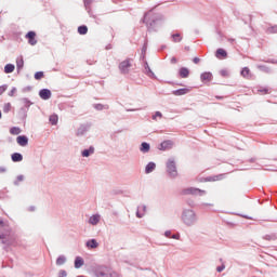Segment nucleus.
Wrapping results in <instances>:
<instances>
[{
	"instance_id": "obj_1",
	"label": "nucleus",
	"mask_w": 277,
	"mask_h": 277,
	"mask_svg": "<svg viewBox=\"0 0 277 277\" xmlns=\"http://www.w3.org/2000/svg\"><path fill=\"white\" fill-rule=\"evenodd\" d=\"M142 22L147 25L148 31H157L163 25V15L160 13L148 12L142 18Z\"/></svg>"
},
{
	"instance_id": "obj_2",
	"label": "nucleus",
	"mask_w": 277,
	"mask_h": 277,
	"mask_svg": "<svg viewBox=\"0 0 277 277\" xmlns=\"http://www.w3.org/2000/svg\"><path fill=\"white\" fill-rule=\"evenodd\" d=\"M181 221L184 226L192 227L198 224V214L194 209L183 208L181 214Z\"/></svg>"
},
{
	"instance_id": "obj_3",
	"label": "nucleus",
	"mask_w": 277,
	"mask_h": 277,
	"mask_svg": "<svg viewBox=\"0 0 277 277\" xmlns=\"http://www.w3.org/2000/svg\"><path fill=\"white\" fill-rule=\"evenodd\" d=\"M166 172L169 179H176L179 176V169L176 168V160L169 158L166 162Z\"/></svg>"
},
{
	"instance_id": "obj_4",
	"label": "nucleus",
	"mask_w": 277,
	"mask_h": 277,
	"mask_svg": "<svg viewBox=\"0 0 277 277\" xmlns=\"http://www.w3.org/2000/svg\"><path fill=\"white\" fill-rule=\"evenodd\" d=\"M181 196H207V190L196 187H187L181 190Z\"/></svg>"
},
{
	"instance_id": "obj_5",
	"label": "nucleus",
	"mask_w": 277,
	"mask_h": 277,
	"mask_svg": "<svg viewBox=\"0 0 277 277\" xmlns=\"http://www.w3.org/2000/svg\"><path fill=\"white\" fill-rule=\"evenodd\" d=\"M96 277H115L116 273L108 266H100L94 272Z\"/></svg>"
},
{
	"instance_id": "obj_6",
	"label": "nucleus",
	"mask_w": 277,
	"mask_h": 277,
	"mask_svg": "<svg viewBox=\"0 0 277 277\" xmlns=\"http://www.w3.org/2000/svg\"><path fill=\"white\" fill-rule=\"evenodd\" d=\"M133 65L131 64V58H126L124 61H122L121 63H119V72L121 75H129V69L132 67Z\"/></svg>"
},
{
	"instance_id": "obj_7",
	"label": "nucleus",
	"mask_w": 277,
	"mask_h": 277,
	"mask_svg": "<svg viewBox=\"0 0 277 277\" xmlns=\"http://www.w3.org/2000/svg\"><path fill=\"white\" fill-rule=\"evenodd\" d=\"M90 129H92V123H90V122L81 123L76 131V136L83 137V135H85V133H88V131H90Z\"/></svg>"
},
{
	"instance_id": "obj_8",
	"label": "nucleus",
	"mask_w": 277,
	"mask_h": 277,
	"mask_svg": "<svg viewBox=\"0 0 277 277\" xmlns=\"http://www.w3.org/2000/svg\"><path fill=\"white\" fill-rule=\"evenodd\" d=\"M172 148H174V141L172 140H166L158 145V150L162 151L172 150Z\"/></svg>"
},
{
	"instance_id": "obj_9",
	"label": "nucleus",
	"mask_w": 277,
	"mask_h": 277,
	"mask_svg": "<svg viewBox=\"0 0 277 277\" xmlns=\"http://www.w3.org/2000/svg\"><path fill=\"white\" fill-rule=\"evenodd\" d=\"M143 68H144L143 70L144 75L149 77V79H157V75H155L153 69H150V66L148 65V61H144Z\"/></svg>"
},
{
	"instance_id": "obj_10",
	"label": "nucleus",
	"mask_w": 277,
	"mask_h": 277,
	"mask_svg": "<svg viewBox=\"0 0 277 277\" xmlns=\"http://www.w3.org/2000/svg\"><path fill=\"white\" fill-rule=\"evenodd\" d=\"M200 81L201 83H210V81H213V74L211 71L201 72Z\"/></svg>"
},
{
	"instance_id": "obj_11",
	"label": "nucleus",
	"mask_w": 277,
	"mask_h": 277,
	"mask_svg": "<svg viewBox=\"0 0 277 277\" xmlns=\"http://www.w3.org/2000/svg\"><path fill=\"white\" fill-rule=\"evenodd\" d=\"M26 38L28 40V44L31 47H36L38 44V40H36V31L30 30L26 34Z\"/></svg>"
},
{
	"instance_id": "obj_12",
	"label": "nucleus",
	"mask_w": 277,
	"mask_h": 277,
	"mask_svg": "<svg viewBox=\"0 0 277 277\" xmlns=\"http://www.w3.org/2000/svg\"><path fill=\"white\" fill-rule=\"evenodd\" d=\"M39 96L42 101H49L51 96H53V93L51 92L50 89H41L39 91Z\"/></svg>"
},
{
	"instance_id": "obj_13",
	"label": "nucleus",
	"mask_w": 277,
	"mask_h": 277,
	"mask_svg": "<svg viewBox=\"0 0 277 277\" xmlns=\"http://www.w3.org/2000/svg\"><path fill=\"white\" fill-rule=\"evenodd\" d=\"M16 142H17L18 146L25 147L29 144V137H27V135H25V134L18 135L16 137Z\"/></svg>"
},
{
	"instance_id": "obj_14",
	"label": "nucleus",
	"mask_w": 277,
	"mask_h": 277,
	"mask_svg": "<svg viewBox=\"0 0 277 277\" xmlns=\"http://www.w3.org/2000/svg\"><path fill=\"white\" fill-rule=\"evenodd\" d=\"M190 90L187 88L176 89L172 91L174 96H185V94H189Z\"/></svg>"
},
{
	"instance_id": "obj_15",
	"label": "nucleus",
	"mask_w": 277,
	"mask_h": 277,
	"mask_svg": "<svg viewBox=\"0 0 277 277\" xmlns=\"http://www.w3.org/2000/svg\"><path fill=\"white\" fill-rule=\"evenodd\" d=\"M215 57H217V60H224L226 57H228V52H226V50L219 48L215 51Z\"/></svg>"
},
{
	"instance_id": "obj_16",
	"label": "nucleus",
	"mask_w": 277,
	"mask_h": 277,
	"mask_svg": "<svg viewBox=\"0 0 277 277\" xmlns=\"http://www.w3.org/2000/svg\"><path fill=\"white\" fill-rule=\"evenodd\" d=\"M156 169H157V163H155L154 161H150L145 166V174H151V172H155Z\"/></svg>"
},
{
	"instance_id": "obj_17",
	"label": "nucleus",
	"mask_w": 277,
	"mask_h": 277,
	"mask_svg": "<svg viewBox=\"0 0 277 277\" xmlns=\"http://www.w3.org/2000/svg\"><path fill=\"white\" fill-rule=\"evenodd\" d=\"M85 264V261L81 256H76L75 262H74V267L76 269H81L83 265Z\"/></svg>"
},
{
	"instance_id": "obj_18",
	"label": "nucleus",
	"mask_w": 277,
	"mask_h": 277,
	"mask_svg": "<svg viewBox=\"0 0 277 277\" xmlns=\"http://www.w3.org/2000/svg\"><path fill=\"white\" fill-rule=\"evenodd\" d=\"M85 246L87 248H89L90 250H94L98 247V241H96V239L92 238V239H89L87 242H85Z\"/></svg>"
},
{
	"instance_id": "obj_19",
	"label": "nucleus",
	"mask_w": 277,
	"mask_h": 277,
	"mask_svg": "<svg viewBox=\"0 0 277 277\" xmlns=\"http://www.w3.org/2000/svg\"><path fill=\"white\" fill-rule=\"evenodd\" d=\"M140 151L143 153L144 155H146V153H150V143L148 142L141 143Z\"/></svg>"
},
{
	"instance_id": "obj_20",
	"label": "nucleus",
	"mask_w": 277,
	"mask_h": 277,
	"mask_svg": "<svg viewBox=\"0 0 277 277\" xmlns=\"http://www.w3.org/2000/svg\"><path fill=\"white\" fill-rule=\"evenodd\" d=\"M11 160L13 161V163H21V161H23V154H21V153H13L11 155Z\"/></svg>"
},
{
	"instance_id": "obj_21",
	"label": "nucleus",
	"mask_w": 277,
	"mask_h": 277,
	"mask_svg": "<svg viewBox=\"0 0 277 277\" xmlns=\"http://www.w3.org/2000/svg\"><path fill=\"white\" fill-rule=\"evenodd\" d=\"M179 76L182 78V79H187V77H189V68L187 67H181L179 69Z\"/></svg>"
},
{
	"instance_id": "obj_22",
	"label": "nucleus",
	"mask_w": 277,
	"mask_h": 277,
	"mask_svg": "<svg viewBox=\"0 0 277 277\" xmlns=\"http://www.w3.org/2000/svg\"><path fill=\"white\" fill-rule=\"evenodd\" d=\"M240 75H241V77H243V79H252V74L250 72V68L249 67H243L240 70Z\"/></svg>"
},
{
	"instance_id": "obj_23",
	"label": "nucleus",
	"mask_w": 277,
	"mask_h": 277,
	"mask_svg": "<svg viewBox=\"0 0 277 277\" xmlns=\"http://www.w3.org/2000/svg\"><path fill=\"white\" fill-rule=\"evenodd\" d=\"M146 213V205H143L141 207H137V211H136V217H138L140 220H142V217H144Z\"/></svg>"
},
{
	"instance_id": "obj_24",
	"label": "nucleus",
	"mask_w": 277,
	"mask_h": 277,
	"mask_svg": "<svg viewBox=\"0 0 277 277\" xmlns=\"http://www.w3.org/2000/svg\"><path fill=\"white\" fill-rule=\"evenodd\" d=\"M91 155H94V146H90L81 151V157H91Z\"/></svg>"
},
{
	"instance_id": "obj_25",
	"label": "nucleus",
	"mask_w": 277,
	"mask_h": 277,
	"mask_svg": "<svg viewBox=\"0 0 277 277\" xmlns=\"http://www.w3.org/2000/svg\"><path fill=\"white\" fill-rule=\"evenodd\" d=\"M28 111L29 110H27V108L21 107L18 113H17V116H18L19 120H27V113Z\"/></svg>"
},
{
	"instance_id": "obj_26",
	"label": "nucleus",
	"mask_w": 277,
	"mask_h": 277,
	"mask_svg": "<svg viewBox=\"0 0 277 277\" xmlns=\"http://www.w3.org/2000/svg\"><path fill=\"white\" fill-rule=\"evenodd\" d=\"M98 222H101V215H98V214H93L89 219V224H92V226H96V224H98Z\"/></svg>"
},
{
	"instance_id": "obj_27",
	"label": "nucleus",
	"mask_w": 277,
	"mask_h": 277,
	"mask_svg": "<svg viewBox=\"0 0 277 277\" xmlns=\"http://www.w3.org/2000/svg\"><path fill=\"white\" fill-rule=\"evenodd\" d=\"M222 175H212V176H207L203 179L205 183H214L215 181H221Z\"/></svg>"
},
{
	"instance_id": "obj_28",
	"label": "nucleus",
	"mask_w": 277,
	"mask_h": 277,
	"mask_svg": "<svg viewBox=\"0 0 277 277\" xmlns=\"http://www.w3.org/2000/svg\"><path fill=\"white\" fill-rule=\"evenodd\" d=\"M21 101H22V103H24V106L22 108L27 109V111H29V107H31V105H34V102L27 97H24Z\"/></svg>"
},
{
	"instance_id": "obj_29",
	"label": "nucleus",
	"mask_w": 277,
	"mask_h": 277,
	"mask_svg": "<svg viewBox=\"0 0 277 277\" xmlns=\"http://www.w3.org/2000/svg\"><path fill=\"white\" fill-rule=\"evenodd\" d=\"M49 122L50 124H52V127H55L57 124V122H60V117L57 116V114H53L49 117Z\"/></svg>"
},
{
	"instance_id": "obj_30",
	"label": "nucleus",
	"mask_w": 277,
	"mask_h": 277,
	"mask_svg": "<svg viewBox=\"0 0 277 277\" xmlns=\"http://www.w3.org/2000/svg\"><path fill=\"white\" fill-rule=\"evenodd\" d=\"M15 69H16V66L14 64H11V63H9L4 66L5 75H10V74L14 72Z\"/></svg>"
},
{
	"instance_id": "obj_31",
	"label": "nucleus",
	"mask_w": 277,
	"mask_h": 277,
	"mask_svg": "<svg viewBox=\"0 0 277 277\" xmlns=\"http://www.w3.org/2000/svg\"><path fill=\"white\" fill-rule=\"evenodd\" d=\"M24 66H25V61L23 60V56H21L19 58L16 60L17 72H21Z\"/></svg>"
},
{
	"instance_id": "obj_32",
	"label": "nucleus",
	"mask_w": 277,
	"mask_h": 277,
	"mask_svg": "<svg viewBox=\"0 0 277 277\" xmlns=\"http://www.w3.org/2000/svg\"><path fill=\"white\" fill-rule=\"evenodd\" d=\"M78 34L80 36H85L88 34V26L87 25H81L78 27Z\"/></svg>"
},
{
	"instance_id": "obj_33",
	"label": "nucleus",
	"mask_w": 277,
	"mask_h": 277,
	"mask_svg": "<svg viewBox=\"0 0 277 277\" xmlns=\"http://www.w3.org/2000/svg\"><path fill=\"white\" fill-rule=\"evenodd\" d=\"M93 107L96 109V111H103V109H109V105H103V104H93Z\"/></svg>"
},
{
	"instance_id": "obj_34",
	"label": "nucleus",
	"mask_w": 277,
	"mask_h": 277,
	"mask_svg": "<svg viewBox=\"0 0 277 277\" xmlns=\"http://www.w3.org/2000/svg\"><path fill=\"white\" fill-rule=\"evenodd\" d=\"M23 181H25V175H17L16 180L13 182V184L15 185V187H18V185H21V183H23Z\"/></svg>"
},
{
	"instance_id": "obj_35",
	"label": "nucleus",
	"mask_w": 277,
	"mask_h": 277,
	"mask_svg": "<svg viewBox=\"0 0 277 277\" xmlns=\"http://www.w3.org/2000/svg\"><path fill=\"white\" fill-rule=\"evenodd\" d=\"M171 38L173 42H181L183 40V37L179 32L171 35Z\"/></svg>"
},
{
	"instance_id": "obj_36",
	"label": "nucleus",
	"mask_w": 277,
	"mask_h": 277,
	"mask_svg": "<svg viewBox=\"0 0 277 277\" xmlns=\"http://www.w3.org/2000/svg\"><path fill=\"white\" fill-rule=\"evenodd\" d=\"M10 133H11V135H21V128H18V127H12V128L10 129Z\"/></svg>"
},
{
	"instance_id": "obj_37",
	"label": "nucleus",
	"mask_w": 277,
	"mask_h": 277,
	"mask_svg": "<svg viewBox=\"0 0 277 277\" xmlns=\"http://www.w3.org/2000/svg\"><path fill=\"white\" fill-rule=\"evenodd\" d=\"M66 263V255H60L56 259V265H64Z\"/></svg>"
},
{
	"instance_id": "obj_38",
	"label": "nucleus",
	"mask_w": 277,
	"mask_h": 277,
	"mask_svg": "<svg viewBox=\"0 0 277 277\" xmlns=\"http://www.w3.org/2000/svg\"><path fill=\"white\" fill-rule=\"evenodd\" d=\"M11 110H12V104L11 103H5L3 108H2V111L4 114H10Z\"/></svg>"
},
{
	"instance_id": "obj_39",
	"label": "nucleus",
	"mask_w": 277,
	"mask_h": 277,
	"mask_svg": "<svg viewBox=\"0 0 277 277\" xmlns=\"http://www.w3.org/2000/svg\"><path fill=\"white\" fill-rule=\"evenodd\" d=\"M44 78V71H37L35 72V79L36 81H40Z\"/></svg>"
},
{
	"instance_id": "obj_40",
	"label": "nucleus",
	"mask_w": 277,
	"mask_h": 277,
	"mask_svg": "<svg viewBox=\"0 0 277 277\" xmlns=\"http://www.w3.org/2000/svg\"><path fill=\"white\" fill-rule=\"evenodd\" d=\"M258 92H260L261 94H269V89L267 87H260L258 89Z\"/></svg>"
},
{
	"instance_id": "obj_41",
	"label": "nucleus",
	"mask_w": 277,
	"mask_h": 277,
	"mask_svg": "<svg viewBox=\"0 0 277 277\" xmlns=\"http://www.w3.org/2000/svg\"><path fill=\"white\" fill-rule=\"evenodd\" d=\"M90 18H96V15H94V12H92V6H84Z\"/></svg>"
},
{
	"instance_id": "obj_42",
	"label": "nucleus",
	"mask_w": 277,
	"mask_h": 277,
	"mask_svg": "<svg viewBox=\"0 0 277 277\" xmlns=\"http://www.w3.org/2000/svg\"><path fill=\"white\" fill-rule=\"evenodd\" d=\"M266 31L267 34H277V25L268 27Z\"/></svg>"
},
{
	"instance_id": "obj_43",
	"label": "nucleus",
	"mask_w": 277,
	"mask_h": 277,
	"mask_svg": "<svg viewBox=\"0 0 277 277\" xmlns=\"http://www.w3.org/2000/svg\"><path fill=\"white\" fill-rule=\"evenodd\" d=\"M157 118H163V114H161V111H156V113L153 115L151 119H153V120H157Z\"/></svg>"
},
{
	"instance_id": "obj_44",
	"label": "nucleus",
	"mask_w": 277,
	"mask_h": 277,
	"mask_svg": "<svg viewBox=\"0 0 277 277\" xmlns=\"http://www.w3.org/2000/svg\"><path fill=\"white\" fill-rule=\"evenodd\" d=\"M186 205L190 207V209H194V207H196V202L193 199H187Z\"/></svg>"
},
{
	"instance_id": "obj_45",
	"label": "nucleus",
	"mask_w": 277,
	"mask_h": 277,
	"mask_svg": "<svg viewBox=\"0 0 277 277\" xmlns=\"http://www.w3.org/2000/svg\"><path fill=\"white\" fill-rule=\"evenodd\" d=\"M84 8H91L92 3H94V0H83Z\"/></svg>"
},
{
	"instance_id": "obj_46",
	"label": "nucleus",
	"mask_w": 277,
	"mask_h": 277,
	"mask_svg": "<svg viewBox=\"0 0 277 277\" xmlns=\"http://www.w3.org/2000/svg\"><path fill=\"white\" fill-rule=\"evenodd\" d=\"M8 90V84L0 85V96Z\"/></svg>"
},
{
	"instance_id": "obj_47",
	"label": "nucleus",
	"mask_w": 277,
	"mask_h": 277,
	"mask_svg": "<svg viewBox=\"0 0 277 277\" xmlns=\"http://www.w3.org/2000/svg\"><path fill=\"white\" fill-rule=\"evenodd\" d=\"M225 269H226V265H224V264L216 267V272H219V274H221V272H223Z\"/></svg>"
},
{
	"instance_id": "obj_48",
	"label": "nucleus",
	"mask_w": 277,
	"mask_h": 277,
	"mask_svg": "<svg viewBox=\"0 0 277 277\" xmlns=\"http://www.w3.org/2000/svg\"><path fill=\"white\" fill-rule=\"evenodd\" d=\"M68 276V273L65 269H61L58 273V277H66Z\"/></svg>"
},
{
	"instance_id": "obj_49",
	"label": "nucleus",
	"mask_w": 277,
	"mask_h": 277,
	"mask_svg": "<svg viewBox=\"0 0 277 277\" xmlns=\"http://www.w3.org/2000/svg\"><path fill=\"white\" fill-rule=\"evenodd\" d=\"M220 75H221V77H228V70L222 69V70L220 71Z\"/></svg>"
},
{
	"instance_id": "obj_50",
	"label": "nucleus",
	"mask_w": 277,
	"mask_h": 277,
	"mask_svg": "<svg viewBox=\"0 0 277 277\" xmlns=\"http://www.w3.org/2000/svg\"><path fill=\"white\" fill-rule=\"evenodd\" d=\"M164 237H167L168 239H171V237H172V230H166V232H164Z\"/></svg>"
},
{
	"instance_id": "obj_51",
	"label": "nucleus",
	"mask_w": 277,
	"mask_h": 277,
	"mask_svg": "<svg viewBox=\"0 0 277 277\" xmlns=\"http://www.w3.org/2000/svg\"><path fill=\"white\" fill-rule=\"evenodd\" d=\"M16 94V87H13L11 91L9 92V96H14Z\"/></svg>"
},
{
	"instance_id": "obj_52",
	"label": "nucleus",
	"mask_w": 277,
	"mask_h": 277,
	"mask_svg": "<svg viewBox=\"0 0 277 277\" xmlns=\"http://www.w3.org/2000/svg\"><path fill=\"white\" fill-rule=\"evenodd\" d=\"M264 239H265L266 241H272V240L274 239V235H265V236H264Z\"/></svg>"
},
{
	"instance_id": "obj_53",
	"label": "nucleus",
	"mask_w": 277,
	"mask_h": 277,
	"mask_svg": "<svg viewBox=\"0 0 277 277\" xmlns=\"http://www.w3.org/2000/svg\"><path fill=\"white\" fill-rule=\"evenodd\" d=\"M171 239H181V234H173V235H171Z\"/></svg>"
},
{
	"instance_id": "obj_54",
	"label": "nucleus",
	"mask_w": 277,
	"mask_h": 277,
	"mask_svg": "<svg viewBox=\"0 0 277 277\" xmlns=\"http://www.w3.org/2000/svg\"><path fill=\"white\" fill-rule=\"evenodd\" d=\"M147 49H148V45L146 43H144V45L141 50V53L146 54Z\"/></svg>"
},
{
	"instance_id": "obj_55",
	"label": "nucleus",
	"mask_w": 277,
	"mask_h": 277,
	"mask_svg": "<svg viewBox=\"0 0 277 277\" xmlns=\"http://www.w3.org/2000/svg\"><path fill=\"white\" fill-rule=\"evenodd\" d=\"M32 87L31 85H27L23 89V92H31Z\"/></svg>"
},
{
	"instance_id": "obj_56",
	"label": "nucleus",
	"mask_w": 277,
	"mask_h": 277,
	"mask_svg": "<svg viewBox=\"0 0 277 277\" xmlns=\"http://www.w3.org/2000/svg\"><path fill=\"white\" fill-rule=\"evenodd\" d=\"M140 60H141L143 63L146 62V54L141 53Z\"/></svg>"
},
{
	"instance_id": "obj_57",
	"label": "nucleus",
	"mask_w": 277,
	"mask_h": 277,
	"mask_svg": "<svg viewBox=\"0 0 277 277\" xmlns=\"http://www.w3.org/2000/svg\"><path fill=\"white\" fill-rule=\"evenodd\" d=\"M142 108H128L127 111H140Z\"/></svg>"
},
{
	"instance_id": "obj_58",
	"label": "nucleus",
	"mask_w": 277,
	"mask_h": 277,
	"mask_svg": "<svg viewBox=\"0 0 277 277\" xmlns=\"http://www.w3.org/2000/svg\"><path fill=\"white\" fill-rule=\"evenodd\" d=\"M3 172H8V169H5V167H0V174H3Z\"/></svg>"
},
{
	"instance_id": "obj_59",
	"label": "nucleus",
	"mask_w": 277,
	"mask_h": 277,
	"mask_svg": "<svg viewBox=\"0 0 277 277\" xmlns=\"http://www.w3.org/2000/svg\"><path fill=\"white\" fill-rule=\"evenodd\" d=\"M194 64H200V60L198 57L193 58Z\"/></svg>"
},
{
	"instance_id": "obj_60",
	"label": "nucleus",
	"mask_w": 277,
	"mask_h": 277,
	"mask_svg": "<svg viewBox=\"0 0 277 277\" xmlns=\"http://www.w3.org/2000/svg\"><path fill=\"white\" fill-rule=\"evenodd\" d=\"M5 237H8V234H5V233L0 234V240H1V239H5Z\"/></svg>"
},
{
	"instance_id": "obj_61",
	"label": "nucleus",
	"mask_w": 277,
	"mask_h": 277,
	"mask_svg": "<svg viewBox=\"0 0 277 277\" xmlns=\"http://www.w3.org/2000/svg\"><path fill=\"white\" fill-rule=\"evenodd\" d=\"M262 70H264L265 72H269V67L262 66Z\"/></svg>"
},
{
	"instance_id": "obj_62",
	"label": "nucleus",
	"mask_w": 277,
	"mask_h": 277,
	"mask_svg": "<svg viewBox=\"0 0 277 277\" xmlns=\"http://www.w3.org/2000/svg\"><path fill=\"white\" fill-rule=\"evenodd\" d=\"M5 226V222H3V219L0 217V228Z\"/></svg>"
},
{
	"instance_id": "obj_63",
	"label": "nucleus",
	"mask_w": 277,
	"mask_h": 277,
	"mask_svg": "<svg viewBox=\"0 0 277 277\" xmlns=\"http://www.w3.org/2000/svg\"><path fill=\"white\" fill-rule=\"evenodd\" d=\"M28 211H36V207L30 206V207L28 208Z\"/></svg>"
},
{
	"instance_id": "obj_64",
	"label": "nucleus",
	"mask_w": 277,
	"mask_h": 277,
	"mask_svg": "<svg viewBox=\"0 0 277 277\" xmlns=\"http://www.w3.org/2000/svg\"><path fill=\"white\" fill-rule=\"evenodd\" d=\"M269 64H277V61L276 60H271L268 61Z\"/></svg>"
}]
</instances>
